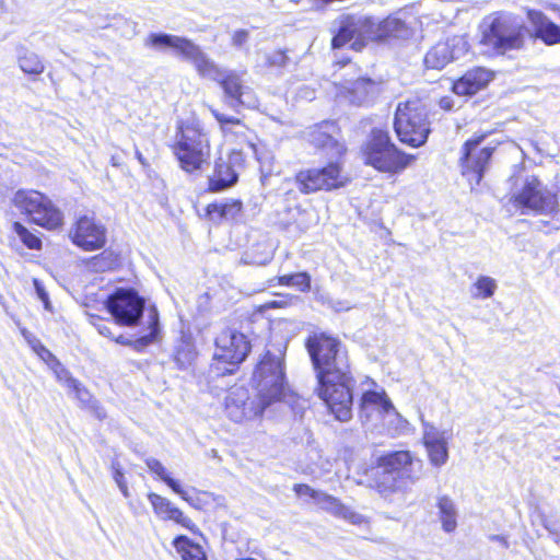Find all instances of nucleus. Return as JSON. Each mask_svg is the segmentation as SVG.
<instances>
[{
  "instance_id": "obj_1",
  "label": "nucleus",
  "mask_w": 560,
  "mask_h": 560,
  "mask_svg": "<svg viewBox=\"0 0 560 560\" xmlns=\"http://www.w3.org/2000/svg\"><path fill=\"white\" fill-rule=\"evenodd\" d=\"M316 378L315 393L325 402L335 419L347 422L352 418V374L347 348L324 332H314L305 341Z\"/></svg>"
},
{
  "instance_id": "obj_2",
  "label": "nucleus",
  "mask_w": 560,
  "mask_h": 560,
  "mask_svg": "<svg viewBox=\"0 0 560 560\" xmlns=\"http://www.w3.org/2000/svg\"><path fill=\"white\" fill-rule=\"evenodd\" d=\"M144 46L160 51L171 49L190 62L199 77L220 85L223 103L233 110L258 106V100L253 89L245 84L243 73L221 67L191 39L167 33H150L144 39Z\"/></svg>"
},
{
  "instance_id": "obj_3",
  "label": "nucleus",
  "mask_w": 560,
  "mask_h": 560,
  "mask_svg": "<svg viewBox=\"0 0 560 560\" xmlns=\"http://www.w3.org/2000/svg\"><path fill=\"white\" fill-rule=\"evenodd\" d=\"M287 346L267 350L256 365L252 383L256 389L257 398L270 410V416L284 413L298 404V397L291 393L285 381L284 355Z\"/></svg>"
},
{
  "instance_id": "obj_4",
  "label": "nucleus",
  "mask_w": 560,
  "mask_h": 560,
  "mask_svg": "<svg viewBox=\"0 0 560 560\" xmlns=\"http://www.w3.org/2000/svg\"><path fill=\"white\" fill-rule=\"evenodd\" d=\"M331 47L339 49L350 43L353 50L360 51L369 40L380 42L388 38H406L409 30L406 23L395 16L383 21L365 15H342L336 21Z\"/></svg>"
},
{
  "instance_id": "obj_5",
  "label": "nucleus",
  "mask_w": 560,
  "mask_h": 560,
  "mask_svg": "<svg viewBox=\"0 0 560 560\" xmlns=\"http://www.w3.org/2000/svg\"><path fill=\"white\" fill-rule=\"evenodd\" d=\"M422 462L415 458L409 451H395L377 459L374 476H362L359 485L375 489L388 499L395 493L407 492L421 477Z\"/></svg>"
},
{
  "instance_id": "obj_6",
  "label": "nucleus",
  "mask_w": 560,
  "mask_h": 560,
  "mask_svg": "<svg viewBox=\"0 0 560 560\" xmlns=\"http://www.w3.org/2000/svg\"><path fill=\"white\" fill-rule=\"evenodd\" d=\"M481 52L487 56H504L525 45L528 28L516 15L495 12L486 16L479 25Z\"/></svg>"
},
{
  "instance_id": "obj_7",
  "label": "nucleus",
  "mask_w": 560,
  "mask_h": 560,
  "mask_svg": "<svg viewBox=\"0 0 560 560\" xmlns=\"http://www.w3.org/2000/svg\"><path fill=\"white\" fill-rule=\"evenodd\" d=\"M210 139L202 124L196 119L177 122L172 152L187 173L201 170L210 159Z\"/></svg>"
},
{
  "instance_id": "obj_8",
  "label": "nucleus",
  "mask_w": 560,
  "mask_h": 560,
  "mask_svg": "<svg viewBox=\"0 0 560 560\" xmlns=\"http://www.w3.org/2000/svg\"><path fill=\"white\" fill-rule=\"evenodd\" d=\"M394 128L401 142L413 148L423 145L431 132L427 103L418 97L398 103Z\"/></svg>"
},
{
  "instance_id": "obj_9",
  "label": "nucleus",
  "mask_w": 560,
  "mask_h": 560,
  "mask_svg": "<svg viewBox=\"0 0 560 560\" xmlns=\"http://www.w3.org/2000/svg\"><path fill=\"white\" fill-rule=\"evenodd\" d=\"M511 201L522 209V213L533 211L539 214H553L559 211L557 195L534 175L517 178L511 194Z\"/></svg>"
},
{
  "instance_id": "obj_10",
  "label": "nucleus",
  "mask_w": 560,
  "mask_h": 560,
  "mask_svg": "<svg viewBox=\"0 0 560 560\" xmlns=\"http://www.w3.org/2000/svg\"><path fill=\"white\" fill-rule=\"evenodd\" d=\"M250 350L247 337L231 328L222 330L215 338V352L211 369L218 375L231 374L243 362Z\"/></svg>"
},
{
  "instance_id": "obj_11",
  "label": "nucleus",
  "mask_w": 560,
  "mask_h": 560,
  "mask_svg": "<svg viewBox=\"0 0 560 560\" xmlns=\"http://www.w3.org/2000/svg\"><path fill=\"white\" fill-rule=\"evenodd\" d=\"M12 202L37 225L51 230L62 223V213L36 190L20 189L14 194Z\"/></svg>"
},
{
  "instance_id": "obj_12",
  "label": "nucleus",
  "mask_w": 560,
  "mask_h": 560,
  "mask_svg": "<svg viewBox=\"0 0 560 560\" xmlns=\"http://www.w3.org/2000/svg\"><path fill=\"white\" fill-rule=\"evenodd\" d=\"M486 135L474 136L468 139L462 148L459 166L462 175L467 178L470 186L480 184L485 173L490 166L491 158L495 147L482 145Z\"/></svg>"
},
{
  "instance_id": "obj_13",
  "label": "nucleus",
  "mask_w": 560,
  "mask_h": 560,
  "mask_svg": "<svg viewBox=\"0 0 560 560\" xmlns=\"http://www.w3.org/2000/svg\"><path fill=\"white\" fill-rule=\"evenodd\" d=\"M145 301L133 289L118 288L106 300L116 324L136 326L143 316Z\"/></svg>"
},
{
  "instance_id": "obj_14",
  "label": "nucleus",
  "mask_w": 560,
  "mask_h": 560,
  "mask_svg": "<svg viewBox=\"0 0 560 560\" xmlns=\"http://www.w3.org/2000/svg\"><path fill=\"white\" fill-rule=\"evenodd\" d=\"M365 161L382 172H396L405 166L401 163L400 152L392 143L388 133L383 130L372 131L365 149Z\"/></svg>"
},
{
  "instance_id": "obj_15",
  "label": "nucleus",
  "mask_w": 560,
  "mask_h": 560,
  "mask_svg": "<svg viewBox=\"0 0 560 560\" xmlns=\"http://www.w3.org/2000/svg\"><path fill=\"white\" fill-rule=\"evenodd\" d=\"M300 191L311 194L318 190L337 189L346 185L347 178L341 173L338 162H330L320 168H308L296 174Z\"/></svg>"
},
{
  "instance_id": "obj_16",
  "label": "nucleus",
  "mask_w": 560,
  "mask_h": 560,
  "mask_svg": "<svg viewBox=\"0 0 560 560\" xmlns=\"http://www.w3.org/2000/svg\"><path fill=\"white\" fill-rule=\"evenodd\" d=\"M225 411L228 417L234 422L255 419L266 413L270 416V410L262 401L255 397H250L248 389L245 387H233L225 397Z\"/></svg>"
},
{
  "instance_id": "obj_17",
  "label": "nucleus",
  "mask_w": 560,
  "mask_h": 560,
  "mask_svg": "<svg viewBox=\"0 0 560 560\" xmlns=\"http://www.w3.org/2000/svg\"><path fill=\"white\" fill-rule=\"evenodd\" d=\"M469 44L464 35H455L436 43L424 56V65L430 69H443L451 61L468 52Z\"/></svg>"
},
{
  "instance_id": "obj_18",
  "label": "nucleus",
  "mask_w": 560,
  "mask_h": 560,
  "mask_svg": "<svg viewBox=\"0 0 560 560\" xmlns=\"http://www.w3.org/2000/svg\"><path fill=\"white\" fill-rule=\"evenodd\" d=\"M339 136L340 130L335 121H323L313 126L307 132L310 143L323 150L329 159H338L346 151Z\"/></svg>"
},
{
  "instance_id": "obj_19",
  "label": "nucleus",
  "mask_w": 560,
  "mask_h": 560,
  "mask_svg": "<svg viewBox=\"0 0 560 560\" xmlns=\"http://www.w3.org/2000/svg\"><path fill=\"white\" fill-rule=\"evenodd\" d=\"M70 235L73 243L84 250L100 249L106 243L105 228L89 217L80 218Z\"/></svg>"
},
{
  "instance_id": "obj_20",
  "label": "nucleus",
  "mask_w": 560,
  "mask_h": 560,
  "mask_svg": "<svg viewBox=\"0 0 560 560\" xmlns=\"http://www.w3.org/2000/svg\"><path fill=\"white\" fill-rule=\"evenodd\" d=\"M396 412L394 405L386 394L366 390L359 402V418L363 424L378 420L383 415Z\"/></svg>"
},
{
  "instance_id": "obj_21",
  "label": "nucleus",
  "mask_w": 560,
  "mask_h": 560,
  "mask_svg": "<svg viewBox=\"0 0 560 560\" xmlns=\"http://www.w3.org/2000/svg\"><path fill=\"white\" fill-rule=\"evenodd\" d=\"M210 112L220 125V129L226 139H234L238 142H246L249 148L255 149L252 139L253 132L238 118L220 113L218 109L210 107Z\"/></svg>"
},
{
  "instance_id": "obj_22",
  "label": "nucleus",
  "mask_w": 560,
  "mask_h": 560,
  "mask_svg": "<svg viewBox=\"0 0 560 560\" xmlns=\"http://www.w3.org/2000/svg\"><path fill=\"white\" fill-rule=\"evenodd\" d=\"M492 78L493 74L490 70L477 67L468 70L462 78L455 81L452 89L457 95H474L485 89Z\"/></svg>"
},
{
  "instance_id": "obj_23",
  "label": "nucleus",
  "mask_w": 560,
  "mask_h": 560,
  "mask_svg": "<svg viewBox=\"0 0 560 560\" xmlns=\"http://www.w3.org/2000/svg\"><path fill=\"white\" fill-rule=\"evenodd\" d=\"M148 499L158 517L164 521H174L177 524L182 525L183 527L191 532H195V523L189 517L185 516L184 513L178 508L173 505L168 499L154 492L149 493Z\"/></svg>"
},
{
  "instance_id": "obj_24",
  "label": "nucleus",
  "mask_w": 560,
  "mask_h": 560,
  "mask_svg": "<svg viewBox=\"0 0 560 560\" xmlns=\"http://www.w3.org/2000/svg\"><path fill=\"white\" fill-rule=\"evenodd\" d=\"M322 510L328 512L329 514L343 518L351 524L361 525L365 523V517L352 511L349 506L345 505L339 499L323 492L320 493L318 501L316 503Z\"/></svg>"
},
{
  "instance_id": "obj_25",
  "label": "nucleus",
  "mask_w": 560,
  "mask_h": 560,
  "mask_svg": "<svg viewBox=\"0 0 560 560\" xmlns=\"http://www.w3.org/2000/svg\"><path fill=\"white\" fill-rule=\"evenodd\" d=\"M148 334L135 340H130L122 335L118 336L115 340L120 345H130L137 351H143L149 345L153 343L160 332L159 313L154 306L151 307L148 313Z\"/></svg>"
},
{
  "instance_id": "obj_26",
  "label": "nucleus",
  "mask_w": 560,
  "mask_h": 560,
  "mask_svg": "<svg viewBox=\"0 0 560 560\" xmlns=\"http://www.w3.org/2000/svg\"><path fill=\"white\" fill-rule=\"evenodd\" d=\"M237 179L238 175L233 170L231 161L219 159L215 161L213 174L209 178L210 190L222 191L235 185Z\"/></svg>"
},
{
  "instance_id": "obj_27",
  "label": "nucleus",
  "mask_w": 560,
  "mask_h": 560,
  "mask_svg": "<svg viewBox=\"0 0 560 560\" xmlns=\"http://www.w3.org/2000/svg\"><path fill=\"white\" fill-rule=\"evenodd\" d=\"M533 24L535 25V35L541 39L546 45H555L560 43V26L548 20L539 12L529 14Z\"/></svg>"
},
{
  "instance_id": "obj_28",
  "label": "nucleus",
  "mask_w": 560,
  "mask_h": 560,
  "mask_svg": "<svg viewBox=\"0 0 560 560\" xmlns=\"http://www.w3.org/2000/svg\"><path fill=\"white\" fill-rule=\"evenodd\" d=\"M439 520L445 533H453L457 527L458 512L454 501L447 495L438 498Z\"/></svg>"
},
{
  "instance_id": "obj_29",
  "label": "nucleus",
  "mask_w": 560,
  "mask_h": 560,
  "mask_svg": "<svg viewBox=\"0 0 560 560\" xmlns=\"http://www.w3.org/2000/svg\"><path fill=\"white\" fill-rule=\"evenodd\" d=\"M241 211V200L213 202L207 207V214L212 221L235 220Z\"/></svg>"
},
{
  "instance_id": "obj_30",
  "label": "nucleus",
  "mask_w": 560,
  "mask_h": 560,
  "mask_svg": "<svg viewBox=\"0 0 560 560\" xmlns=\"http://www.w3.org/2000/svg\"><path fill=\"white\" fill-rule=\"evenodd\" d=\"M173 546L177 553L180 555L182 560H207L202 547L187 536H177L173 541Z\"/></svg>"
},
{
  "instance_id": "obj_31",
  "label": "nucleus",
  "mask_w": 560,
  "mask_h": 560,
  "mask_svg": "<svg viewBox=\"0 0 560 560\" xmlns=\"http://www.w3.org/2000/svg\"><path fill=\"white\" fill-rule=\"evenodd\" d=\"M18 62L20 69L27 74H40L45 70L44 62L37 54L24 47L18 50Z\"/></svg>"
},
{
  "instance_id": "obj_32",
  "label": "nucleus",
  "mask_w": 560,
  "mask_h": 560,
  "mask_svg": "<svg viewBox=\"0 0 560 560\" xmlns=\"http://www.w3.org/2000/svg\"><path fill=\"white\" fill-rule=\"evenodd\" d=\"M498 288L497 281L489 276H479L472 285L471 296L474 299H489Z\"/></svg>"
},
{
  "instance_id": "obj_33",
  "label": "nucleus",
  "mask_w": 560,
  "mask_h": 560,
  "mask_svg": "<svg viewBox=\"0 0 560 560\" xmlns=\"http://www.w3.org/2000/svg\"><path fill=\"white\" fill-rule=\"evenodd\" d=\"M148 468L155 474L161 480H163L175 493L182 492L179 482L167 474L163 464L156 458L149 457L145 459Z\"/></svg>"
},
{
  "instance_id": "obj_34",
  "label": "nucleus",
  "mask_w": 560,
  "mask_h": 560,
  "mask_svg": "<svg viewBox=\"0 0 560 560\" xmlns=\"http://www.w3.org/2000/svg\"><path fill=\"white\" fill-rule=\"evenodd\" d=\"M69 389L74 393L75 398L79 400L82 407L97 409V401L93 399L91 393L84 386H82L79 381H77L75 385H72ZM96 416L97 418L102 419L105 415L103 411L96 410Z\"/></svg>"
},
{
  "instance_id": "obj_35",
  "label": "nucleus",
  "mask_w": 560,
  "mask_h": 560,
  "mask_svg": "<svg viewBox=\"0 0 560 560\" xmlns=\"http://www.w3.org/2000/svg\"><path fill=\"white\" fill-rule=\"evenodd\" d=\"M13 231L19 236L20 241L30 249H40L42 240L30 232L22 223L14 222Z\"/></svg>"
},
{
  "instance_id": "obj_36",
  "label": "nucleus",
  "mask_w": 560,
  "mask_h": 560,
  "mask_svg": "<svg viewBox=\"0 0 560 560\" xmlns=\"http://www.w3.org/2000/svg\"><path fill=\"white\" fill-rule=\"evenodd\" d=\"M429 458L432 465L436 467L443 466L448 459L447 442L433 444L427 447Z\"/></svg>"
},
{
  "instance_id": "obj_37",
  "label": "nucleus",
  "mask_w": 560,
  "mask_h": 560,
  "mask_svg": "<svg viewBox=\"0 0 560 560\" xmlns=\"http://www.w3.org/2000/svg\"><path fill=\"white\" fill-rule=\"evenodd\" d=\"M50 369L54 371L57 380L62 383L69 389L72 385H75L78 380L73 378L70 372L59 362L57 358L48 363Z\"/></svg>"
},
{
  "instance_id": "obj_38",
  "label": "nucleus",
  "mask_w": 560,
  "mask_h": 560,
  "mask_svg": "<svg viewBox=\"0 0 560 560\" xmlns=\"http://www.w3.org/2000/svg\"><path fill=\"white\" fill-rule=\"evenodd\" d=\"M374 88V82L369 78L357 79L350 89L352 93L357 95L359 103H362L364 98L371 93Z\"/></svg>"
},
{
  "instance_id": "obj_39",
  "label": "nucleus",
  "mask_w": 560,
  "mask_h": 560,
  "mask_svg": "<svg viewBox=\"0 0 560 560\" xmlns=\"http://www.w3.org/2000/svg\"><path fill=\"white\" fill-rule=\"evenodd\" d=\"M444 441H446L445 432L438 430L434 425L424 423L423 443L425 447Z\"/></svg>"
},
{
  "instance_id": "obj_40",
  "label": "nucleus",
  "mask_w": 560,
  "mask_h": 560,
  "mask_svg": "<svg viewBox=\"0 0 560 560\" xmlns=\"http://www.w3.org/2000/svg\"><path fill=\"white\" fill-rule=\"evenodd\" d=\"M23 336L26 338L33 350L45 361L47 364L56 357L35 337H30L26 331L22 330Z\"/></svg>"
},
{
  "instance_id": "obj_41",
  "label": "nucleus",
  "mask_w": 560,
  "mask_h": 560,
  "mask_svg": "<svg viewBox=\"0 0 560 560\" xmlns=\"http://www.w3.org/2000/svg\"><path fill=\"white\" fill-rule=\"evenodd\" d=\"M272 259L271 250H265L261 255L256 256L254 249L245 253L243 260L246 264H252L256 266H265Z\"/></svg>"
},
{
  "instance_id": "obj_42",
  "label": "nucleus",
  "mask_w": 560,
  "mask_h": 560,
  "mask_svg": "<svg viewBox=\"0 0 560 560\" xmlns=\"http://www.w3.org/2000/svg\"><path fill=\"white\" fill-rule=\"evenodd\" d=\"M293 490L298 497H300V498L307 497V498L312 499L314 503H317L318 498L322 493V491L315 490L305 483L294 485Z\"/></svg>"
},
{
  "instance_id": "obj_43",
  "label": "nucleus",
  "mask_w": 560,
  "mask_h": 560,
  "mask_svg": "<svg viewBox=\"0 0 560 560\" xmlns=\"http://www.w3.org/2000/svg\"><path fill=\"white\" fill-rule=\"evenodd\" d=\"M293 287L301 292H308L311 290V276L307 272L293 273Z\"/></svg>"
},
{
  "instance_id": "obj_44",
  "label": "nucleus",
  "mask_w": 560,
  "mask_h": 560,
  "mask_svg": "<svg viewBox=\"0 0 560 560\" xmlns=\"http://www.w3.org/2000/svg\"><path fill=\"white\" fill-rule=\"evenodd\" d=\"M289 61V57L282 50H276L267 56V63L271 67H285Z\"/></svg>"
},
{
  "instance_id": "obj_45",
  "label": "nucleus",
  "mask_w": 560,
  "mask_h": 560,
  "mask_svg": "<svg viewBox=\"0 0 560 560\" xmlns=\"http://www.w3.org/2000/svg\"><path fill=\"white\" fill-rule=\"evenodd\" d=\"M114 264L115 259L112 258V255H107L106 253H103L101 256L94 258V266L97 268H112Z\"/></svg>"
},
{
  "instance_id": "obj_46",
  "label": "nucleus",
  "mask_w": 560,
  "mask_h": 560,
  "mask_svg": "<svg viewBox=\"0 0 560 560\" xmlns=\"http://www.w3.org/2000/svg\"><path fill=\"white\" fill-rule=\"evenodd\" d=\"M248 32L246 30H237L232 36V45L234 47H242L248 39Z\"/></svg>"
},
{
  "instance_id": "obj_47",
  "label": "nucleus",
  "mask_w": 560,
  "mask_h": 560,
  "mask_svg": "<svg viewBox=\"0 0 560 560\" xmlns=\"http://www.w3.org/2000/svg\"><path fill=\"white\" fill-rule=\"evenodd\" d=\"M112 468H113V478H114L115 482L117 483V486L119 487L121 485L127 483L125 480L120 464L118 462H113Z\"/></svg>"
},
{
  "instance_id": "obj_48",
  "label": "nucleus",
  "mask_w": 560,
  "mask_h": 560,
  "mask_svg": "<svg viewBox=\"0 0 560 560\" xmlns=\"http://www.w3.org/2000/svg\"><path fill=\"white\" fill-rule=\"evenodd\" d=\"M34 287L38 298L44 302L45 307L47 308L49 304L48 293L45 291L44 287L37 279L34 280Z\"/></svg>"
},
{
  "instance_id": "obj_49",
  "label": "nucleus",
  "mask_w": 560,
  "mask_h": 560,
  "mask_svg": "<svg viewBox=\"0 0 560 560\" xmlns=\"http://www.w3.org/2000/svg\"><path fill=\"white\" fill-rule=\"evenodd\" d=\"M97 331L104 336V337H107V338H114L113 334H112V330H110V327L107 323H104V322H100L97 324H94Z\"/></svg>"
},
{
  "instance_id": "obj_50",
  "label": "nucleus",
  "mask_w": 560,
  "mask_h": 560,
  "mask_svg": "<svg viewBox=\"0 0 560 560\" xmlns=\"http://www.w3.org/2000/svg\"><path fill=\"white\" fill-rule=\"evenodd\" d=\"M439 106L444 110H452L454 107V100L452 96H443L439 100Z\"/></svg>"
},
{
  "instance_id": "obj_51",
  "label": "nucleus",
  "mask_w": 560,
  "mask_h": 560,
  "mask_svg": "<svg viewBox=\"0 0 560 560\" xmlns=\"http://www.w3.org/2000/svg\"><path fill=\"white\" fill-rule=\"evenodd\" d=\"M183 500H185L186 502H188L191 506L194 508H198L199 506V498H192L190 495H188L187 491H185L183 488H182V492L180 493H177Z\"/></svg>"
},
{
  "instance_id": "obj_52",
  "label": "nucleus",
  "mask_w": 560,
  "mask_h": 560,
  "mask_svg": "<svg viewBox=\"0 0 560 560\" xmlns=\"http://www.w3.org/2000/svg\"><path fill=\"white\" fill-rule=\"evenodd\" d=\"M293 273L279 277V283L287 287H293Z\"/></svg>"
},
{
  "instance_id": "obj_53",
  "label": "nucleus",
  "mask_w": 560,
  "mask_h": 560,
  "mask_svg": "<svg viewBox=\"0 0 560 560\" xmlns=\"http://www.w3.org/2000/svg\"><path fill=\"white\" fill-rule=\"evenodd\" d=\"M180 355H182V352L179 351L177 353V355L175 357V360H176L179 369H186V363H190V358H185V360H182ZM188 355H189V353L186 354V357H188Z\"/></svg>"
},
{
  "instance_id": "obj_54",
  "label": "nucleus",
  "mask_w": 560,
  "mask_h": 560,
  "mask_svg": "<svg viewBox=\"0 0 560 560\" xmlns=\"http://www.w3.org/2000/svg\"><path fill=\"white\" fill-rule=\"evenodd\" d=\"M135 155L137 158V160L142 164V165H147V161L145 159L143 158L142 153L136 148V151H135Z\"/></svg>"
},
{
  "instance_id": "obj_55",
  "label": "nucleus",
  "mask_w": 560,
  "mask_h": 560,
  "mask_svg": "<svg viewBox=\"0 0 560 560\" xmlns=\"http://www.w3.org/2000/svg\"><path fill=\"white\" fill-rule=\"evenodd\" d=\"M125 498L129 497V490L127 483L118 487Z\"/></svg>"
},
{
  "instance_id": "obj_56",
  "label": "nucleus",
  "mask_w": 560,
  "mask_h": 560,
  "mask_svg": "<svg viewBox=\"0 0 560 560\" xmlns=\"http://www.w3.org/2000/svg\"><path fill=\"white\" fill-rule=\"evenodd\" d=\"M235 560H257V559L252 558V557H246V558H238V559H235Z\"/></svg>"
},
{
  "instance_id": "obj_57",
  "label": "nucleus",
  "mask_w": 560,
  "mask_h": 560,
  "mask_svg": "<svg viewBox=\"0 0 560 560\" xmlns=\"http://www.w3.org/2000/svg\"><path fill=\"white\" fill-rule=\"evenodd\" d=\"M112 163H113L114 166L118 165L117 160L115 159V156L112 158Z\"/></svg>"
},
{
  "instance_id": "obj_58",
  "label": "nucleus",
  "mask_w": 560,
  "mask_h": 560,
  "mask_svg": "<svg viewBox=\"0 0 560 560\" xmlns=\"http://www.w3.org/2000/svg\"><path fill=\"white\" fill-rule=\"evenodd\" d=\"M493 539H495V540H504V538L500 537V536H494Z\"/></svg>"
}]
</instances>
